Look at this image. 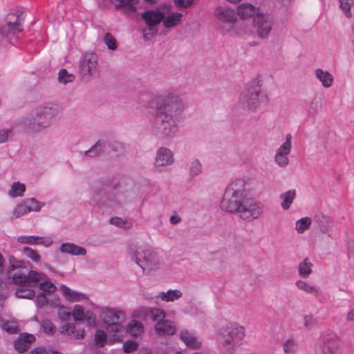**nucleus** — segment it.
Returning <instances> with one entry per match:
<instances>
[{
  "mask_svg": "<svg viewBox=\"0 0 354 354\" xmlns=\"http://www.w3.org/2000/svg\"><path fill=\"white\" fill-rule=\"evenodd\" d=\"M138 102L145 107L155 105L156 112L152 129L158 136L169 138L177 133L178 124L176 118L182 114L187 105L175 92H140L138 96Z\"/></svg>",
  "mask_w": 354,
  "mask_h": 354,
  "instance_id": "nucleus-1",
  "label": "nucleus"
},
{
  "mask_svg": "<svg viewBox=\"0 0 354 354\" xmlns=\"http://www.w3.org/2000/svg\"><path fill=\"white\" fill-rule=\"evenodd\" d=\"M252 189L249 180L237 178L226 187L221 207L229 213L236 214L241 219L251 221L259 218L264 212L263 204L254 198H246Z\"/></svg>",
  "mask_w": 354,
  "mask_h": 354,
  "instance_id": "nucleus-2",
  "label": "nucleus"
},
{
  "mask_svg": "<svg viewBox=\"0 0 354 354\" xmlns=\"http://www.w3.org/2000/svg\"><path fill=\"white\" fill-rule=\"evenodd\" d=\"M245 335V327L236 322H229L219 328L217 340L229 354H234L236 349L242 344Z\"/></svg>",
  "mask_w": 354,
  "mask_h": 354,
  "instance_id": "nucleus-3",
  "label": "nucleus"
},
{
  "mask_svg": "<svg viewBox=\"0 0 354 354\" xmlns=\"http://www.w3.org/2000/svg\"><path fill=\"white\" fill-rule=\"evenodd\" d=\"M129 253L144 271H153L159 268L160 259L156 252L147 245L129 246Z\"/></svg>",
  "mask_w": 354,
  "mask_h": 354,
  "instance_id": "nucleus-4",
  "label": "nucleus"
},
{
  "mask_svg": "<svg viewBox=\"0 0 354 354\" xmlns=\"http://www.w3.org/2000/svg\"><path fill=\"white\" fill-rule=\"evenodd\" d=\"M239 102L245 108L255 111L261 105L266 104L268 99L266 92L263 91L260 86H257L242 92Z\"/></svg>",
  "mask_w": 354,
  "mask_h": 354,
  "instance_id": "nucleus-5",
  "label": "nucleus"
},
{
  "mask_svg": "<svg viewBox=\"0 0 354 354\" xmlns=\"http://www.w3.org/2000/svg\"><path fill=\"white\" fill-rule=\"evenodd\" d=\"M53 122L45 117L35 116L34 113H30L21 120L19 124L28 133H37L50 127Z\"/></svg>",
  "mask_w": 354,
  "mask_h": 354,
  "instance_id": "nucleus-6",
  "label": "nucleus"
},
{
  "mask_svg": "<svg viewBox=\"0 0 354 354\" xmlns=\"http://www.w3.org/2000/svg\"><path fill=\"white\" fill-rule=\"evenodd\" d=\"M341 346L339 337L334 332H328L324 335L322 344L316 354H340Z\"/></svg>",
  "mask_w": 354,
  "mask_h": 354,
  "instance_id": "nucleus-7",
  "label": "nucleus"
},
{
  "mask_svg": "<svg viewBox=\"0 0 354 354\" xmlns=\"http://www.w3.org/2000/svg\"><path fill=\"white\" fill-rule=\"evenodd\" d=\"M80 73L83 76L97 77L100 73L97 57L92 53H85L80 62Z\"/></svg>",
  "mask_w": 354,
  "mask_h": 354,
  "instance_id": "nucleus-8",
  "label": "nucleus"
},
{
  "mask_svg": "<svg viewBox=\"0 0 354 354\" xmlns=\"http://www.w3.org/2000/svg\"><path fill=\"white\" fill-rule=\"evenodd\" d=\"M292 150V136L288 133L286 140L277 149L274 162L280 167L284 168L289 164L288 156Z\"/></svg>",
  "mask_w": 354,
  "mask_h": 354,
  "instance_id": "nucleus-9",
  "label": "nucleus"
},
{
  "mask_svg": "<svg viewBox=\"0 0 354 354\" xmlns=\"http://www.w3.org/2000/svg\"><path fill=\"white\" fill-rule=\"evenodd\" d=\"M43 204L34 198H26L17 204L12 212V218L17 219L30 212H39Z\"/></svg>",
  "mask_w": 354,
  "mask_h": 354,
  "instance_id": "nucleus-10",
  "label": "nucleus"
},
{
  "mask_svg": "<svg viewBox=\"0 0 354 354\" xmlns=\"http://www.w3.org/2000/svg\"><path fill=\"white\" fill-rule=\"evenodd\" d=\"M165 10V9H163L162 5L156 9L147 10L142 13L141 17L149 27L150 30L154 31L153 34L156 33L155 27L162 21L165 15L167 14Z\"/></svg>",
  "mask_w": 354,
  "mask_h": 354,
  "instance_id": "nucleus-11",
  "label": "nucleus"
},
{
  "mask_svg": "<svg viewBox=\"0 0 354 354\" xmlns=\"http://www.w3.org/2000/svg\"><path fill=\"white\" fill-rule=\"evenodd\" d=\"M254 23L259 37L267 38L272 30L273 24L272 19L268 15L258 14L254 19Z\"/></svg>",
  "mask_w": 354,
  "mask_h": 354,
  "instance_id": "nucleus-12",
  "label": "nucleus"
},
{
  "mask_svg": "<svg viewBox=\"0 0 354 354\" xmlns=\"http://www.w3.org/2000/svg\"><path fill=\"white\" fill-rule=\"evenodd\" d=\"M31 113H34L35 116L45 117L48 120L53 121L54 119L59 117L61 110L57 105L48 104L37 106Z\"/></svg>",
  "mask_w": 354,
  "mask_h": 354,
  "instance_id": "nucleus-13",
  "label": "nucleus"
},
{
  "mask_svg": "<svg viewBox=\"0 0 354 354\" xmlns=\"http://www.w3.org/2000/svg\"><path fill=\"white\" fill-rule=\"evenodd\" d=\"M174 158L171 151L165 147L158 149L155 158V167L158 169L171 165L174 163Z\"/></svg>",
  "mask_w": 354,
  "mask_h": 354,
  "instance_id": "nucleus-14",
  "label": "nucleus"
},
{
  "mask_svg": "<svg viewBox=\"0 0 354 354\" xmlns=\"http://www.w3.org/2000/svg\"><path fill=\"white\" fill-rule=\"evenodd\" d=\"M163 9H165V12H167L164 16V19H162V24L165 28H171L181 23L183 17V14L178 12H172V6L171 5H163Z\"/></svg>",
  "mask_w": 354,
  "mask_h": 354,
  "instance_id": "nucleus-15",
  "label": "nucleus"
},
{
  "mask_svg": "<svg viewBox=\"0 0 354 354\" xmlns=\"http://www.w3.org/2000/svg\"><path fill=\"white\" fill-rule=\"evenodd\" d=\"M35 340L36 337L34 335L22 333L19 334L15 342V349L19 353H24L30 348Z\"/></svg>",
  "mask_w": 354,
  "mask_h": 354,
  "instance_id": "nucleus-16",
  "label": "nucleus"
},
{
  "mask_svg": "<svg viewBox=\"0 0 354 354\" xmlns=\"http://www.w3.org/2000/svg\"><path fill=\"white\" fill-rule=\"evenodd\" d=\"M17 241L22 244L42 245L46 248L51 246L53 243L51 237L39 236H20Z\"/></svg>",
  "mask_w": 354,
  "mask_h": 354,
  "instance_id": "nucleus-17",
  "label": "nucleus"
},
{
  "mask_svg": "<svg viewBox=\"0 0 354 354\" xmlns=\"http://www.w3.org/2000/svg\"><path fill=\"white\" fill-rule=\"evenodd\" d=\"M73 317L76 321H84L86 320L89 326H93L95 323V314L87 310L84 312V308L80 305H75L73 310Z\"/></svg>",
  "mask_w": 354,
  "mask_h": 354,
  "instance_id": "nucleus-18",
  "label": "nucleus"
},
{
  "mask_svg": "<svg viewBox=\"0 0 354 354\" xmlns=\"http://www.w3.org/2000/svg\"><path fill=\"white\" fill-rule=\"evenodd\" d=\"M215 15L219 20L230 24V27L236 20L234 10L227 6L217 8L215 10Z\"/></svg>",
  "mask_w": 354,
  "mask_h": 354,
  "instance_id": "nucleus-19",
  "label": "nucleus"
},
{
  "mask_svg": "<svg viewBox=\"0 0 354 354\" xmlns=\"http://www.w3.org/2000/svg\"><path fill=\"white\" fill-rule=\"evenodd\" d=\"M136 314V316L138 317H145L148 315H150L151 319L153 322H162L165 317V313L163 310L160 308H152L149 309L146 308H142L139 309L138 311L135 312L134 314Z\"/></svg>",
  "mask_w": 354,
  "mask_h": 354,
  "instance_id": "nucleus-20",
  "label": "nucleus"
},
{
  "mask_svg": "<svg viewBox=\"0 0 354 354\" xmlns=\"http://www.w3.org/2000/svg\"><path fill=\"white\" fill-rule=\"evenodd\" d=\"M102 317L106 324L122 322L125 319V315L124 312L118 309L109 308L103 312Z\"/></svg>",
  "mask_w": 354,
  "mask_h": 354,
  "instance_id": "nucleus-21",
  "label": "nucleus"
},
{
  "mask_svg": "<svg viewBox=\"0 0 354 354\" xmlns=\"http://www.w3.org/2000/svg\"><path fill=\"white\" fill-rule=\"evenodd\" d=\"M315 76L321 82L322 86L326 88H330L334 83L333 75L329 71L322 68H316Z\"/></svg>",
  "mask_w": 354,
  "mask_h": 354,
  "instance_id": "nucleus-22",
  "label": "nucleus"
},
{
  "mask_svg": "<svg viewBox=\"0 0 354 354\" xmlns=\"http://www.w3.org/2000/svg\"><path fill=\"white\" fill-rule=\"evenodd\" d=\"M60 290L65 299L70 302H77L87 299L84 294L75 291L65 285H61Z\"/></svg>",
  "mask_w": 354,
  "mask_h": 354,
  "instance_id": "nucleus-23",
  "label": "nucleus"
},
{
  "mask_svg": "<svg viewBox=\"0 0 354 354\" xmlns=\"http://www.w3.org/2000/svg\"><path fill=\"white\" fill-rule=\"evenodd\" d=\"M59 250L62 253L69 254L71 255H85L86 250L85 248L78 246L73 243H64L60 245Z\"/></svg>",
  "mask_w": 354,
  "mask_h": 354,
  "instance_id": "nucleus-24",
  "label": "nucleus"
},
{
  "mask_svg": "<svg viewBox=\"0 0 354 354\" xmlns=\"http://www.w3.org/2000/svg\"><path fill=\"white\" fill-rule=\"evenodd\" d=\"M256 14H258L257 9L251 3H241L237 8V15L243 19L252 17Z\"/></svg>",
  "mask_w": 354,
  "mask_h": 354,
  "instance_id": "nucleus-25",
  "label": "nucleus"
},
{
  "mask_svg": "<svg viewBox=\"0 0 354 354\" xmlns=\"http://www.w3.org/2000/svg\"><path fill=\"white\" fill-rule=\"evenodd\" d=\"M180 339L187 346L194 349H197L201 347V343L193 333L187 330H183L180 332Z\"/></svg>",
  "mask_w": 354,
  "mask_h": 354,
  "instance_id": "nucleus-26",
  "label": "nucleus"
},
{
  "mask_svg": "<svg viewBox=\"0 0 354 354\" xmlns=\"http://www.w3.org/2000/svg\"><path fill=\"white\" fill-rule=\"evenodd\" d=\"M7 20L8 32L16 34L17 32L22 30V21L16 16V15L9 14L7 17Z\"/></svg>",
  "mask_w": 354,
  "mask_h": 354,
  "instance_id": "nucleus-27",
  "label": "nucleus"
},
{
  "mask_svg": "<svg viewBox=\"0 0 354 354\" xmlns=\"http://www.w3.org/2000/svg\"><path fill=\"white\" fill-rule=\"evenodd\" d=\"M156 333L160 335H171L175 333L176 328L172 322L168 320H164L162 322H158L155 327Z\"/></svg>",
  "mask_w": 354,
  "mask_h": 354,
  "instance_id": "nucleus-28",
  "label": "nucleus"
},
{
  "mask_svg": "<svg viewBox=\"0 0 354 354\" xmlns=\"http://www.w3.org/2000/svg\"><path fill=\"white\" fill-rule=\"evenodd\" d=\"M281 199V207L284 210H288L296 198L295 189H290L280 194Z\"/></svg>",
  "mask_w": 354,
  "mask_h": 354,
  "instance_id": "nucleus-29",
  "label": "nucleus"
},
{
  "mask_svg": "<svg viewBox=\"0 0 354 354\" xmlns=\"http://www.w3.org/2000/svg\"><path fill=\"white\" fill-rule=\"evenodd\" d=\"M118 4L116 8L122 10L126 13H132L136 12V6L138 3V0H117Z\"/></svg>",
  "mask_w": 354,
  "mask_h": 354,
  "instance_id": "nucleus-30",
  "label": "nucleus"
},
{
  "mask_svg": "<svg viewBox=\"0 0 354 354\" xmlns=\"http://www.w3.org/2000/svg\"><path fill=\"white\" fill-rule=\"evenodd\" d=\"M313 266L308 258L304 259L297 266L299 275L302 278H308L312 273Z\"/></svg>",
  "mask_w": 354,
  "mask_h": 354,
  "instance_id": "nucleus-31",
  "label": "nucleus"
},
{
  "mask_svg": "<svg viewBox=\"0 0 354 354\" xmlns=\"http://www.w3.org/2000/svg\"><path fill=\"white\" fill-rule=\"evenodd\" d=\"M183 294L179 290H169L167 292H160L158 297L162 301L169 302L174 301L182 297Z\"/></svg>",
  "mask_w": 354,
  "mask_h": 354,
  "instance_id": "nucleus-32",
  "label": "nucleus"
},
{
  "mask_svg": "<svg viewBox=\"0 0 354 354\" xmlns=\"http://www.w3.org/2000/svg\"><path fill=\"white\" fill-rule=\"evenodd\" d=\"M15 295L17 297L24 299H32L35 296L30 284L18 286L15 290Z\"/></svg>",
  "mask_w": 354,
  "mask_h": 354,
  "instance_id": "nucleus-33",
  "label": "nucleus"
},
{
  "mask_svg": "<svg viewBox=\"0 0 354 354\" xmlns=\"http://www.w3.org/2000/svg\"><path fill=\"white\" fill-rule=\"evenodd\" d=\"M26 191V185L19 181L14 182L8 191L10 197L16 198L24 196Z\"/></svg>",
  "mask_w": 354,
  "mask_h": 354,
  "instance_id": "nucleus-34",
  "label": "nucleus"
},
{
  "mask_svg": "<svg viewBox=\"0 0 354 354\" xmlns=\"http://www.w3.org/2000/svg\"><path fill=\"white\" fill-rule=\"evenodd\" d=\"M62 332L68 335H73L76 339H82L84 336V330H76L75 326L72 323H68L62 326Z\"/></svg>",
  "mask_w": 354,
  "mask_h": 354,
  "instance_id": "nucleus-35",
  "label": "nucleus"
},
{
  "mask_svg": "<svg viewBox=\"0 0 354 354\" xmlns=\"http://www.w3.org/2000/svg\"><path fill=\"white\" fill-rule=\"evenodd\" d=\"M127 330L131 336L137 337L143 333L144 326L142 323L136 320H132L128 324Z\"/></svg>",
  "mask_w": 354,
  "mask_h": 354,
  "instance_id": "nucleus-36",
  "label": "nucleus"
},
{
  "mask_svg": "<svg viewBox=\"0 0 354 354\" xmlns=\"http://www.w3.org/2000/svg\"><path fill=\"white\" fill-rule=\"evenodd\" d=\"M297 288L306 293L317 295L319 293V289L313 285H310L306 281L298 280L295 282Z\"/></svg>",
  "mask_w": 354,
  "mask_h": 354,
  "instance_id": "nucleus-37",
  "label": "nucleus"
},
{
  "mask_svg": "<svg viewBox=\"0 0 354 354\" xmlns=\"http://www.w3.org/2000/svg\"><path fill=\"white\" fill-rule=\"evenodd\" d=\"M104 142L98 140L90 149L85 151V155L92 158L97 157L104 152Z\"/></svg>",
  "mask_w": 354,
  "mask_h": 354,
  "instance_id": "nucleus-38",
  "label": "nucleus"
},
{
  "mask_svg": "<svg viewBox=\"0 0 354 354\" xmlns=\"http://www.w3.org/2000/svg\"><path fill=\"white\" fill-rule=\"evenodd\" d=\"M22 252L27 258L31 259L34 263L37 264L41 263V257L35 250L29 247H24L22 248Z\"/></svg>",
  "mask_w": 354,
  "mask_h": 354,
  "instance_id": "nucleus-39",
  "label": "nucleus"
},
{
  "mask_svg": "<svg viewBox=\"0 0 354 354\" xmlns=\"http://www.w3.org/2000/svg\"><path fill=\"white\" fill-rule=\"evenodd\" d=\"M312 221L309 217H303L298 220L295 223V230L299 234L304 233L306 230L309 229Z\"/></svg>",
  "mask_w": 354,
  "mask_h": 354,
  "instance_id": "nucleus-40",
  "label": "nucleus"
},
{
  "mask_svg": "<svg viewBox=\"0 0 354 354\" xmlns=\"http://www.w3.org/2000/svg\"><path fill=\"white\" fill-rule=\"evenodd\" d=\"M29 284H37L41 283L44 279H47V275L36 270H30L28 273Z\"/></svg>",
  "mask_w": 354,
  "mask_h": 354,
  "instance_id": "nucleus-41",
  "label": "nucleus"
},
{
  "mask_svg": "<svg viewBox=\"0 0 354 354\" xmlns=\"http://www.w3.org/2000/svg\"><path fill=\"white\" fill-rule=\"evenodd\" d=\"M12 280L15 284L19 286L28 285V274H26L21 271L15 272L12 276Z\"/></svg>",
  "mask_w": 354,
  "mask_h": 354,
  "instance_id": "nucleus-42",
  "label": "nucleus"
},
{
  "mask_svg": "<svg viewBox=\"0 0 354 354\" xmlns=\"http://www.w3.org/2000/svg\"><path fill=\"white\" fill-rule=\"evenodd\" d=\"M339 4V8L344 12L346 17L351 18L352 17V12L351 11V8L354 5L353 0H338Z\"/></svg>",
  "mask_w": 354,
  "mask_h": 354,
  "instance_id": "nucleus-43",
  "label": "nucleus"
},
{
  "mask_svg": "<svg viewBox=\"0 0 354 354\" xmlns=\"http://www.w3.org/2000/svg\"><path fill=\"white\" fill-rule=\"evenodd\" d=\"M202 171V165L201 162L197 160L191 161L189 167V174L192 178L198 176Z\"/></svg>",
  "mask_w": 354,
  "mask_h": 354,
  "instance_id": "nucleus-44",
  "label": "nucleus"
},
{
  "mask_svg": "<svg viewBox=\"0 0 354 354\" xmlns=\"http://www.w3.org/2000/svg\"><path fill=\"white\" fill-rule=\"evenodd\" d=\"M58 80L60 83L67 84L74 80V76L69 74L66 69H61L58 74Z\"/></svg>",
  "mask_w": 354,
  "mask_h": 354,
  "instance_id": "nucleus-45",
  "label": "nucleus"
},
{
  "mask_svg": "<svg viewBox=\"0 0 354 354\" xmlns=\"http://www.w3.org/2000/svg\"><path fill=\"white\" fill-rule=\"evenodd\" d=\"M104 42L110 50H114L117 48V41L113 36L109 32L104 35Z\"/></svg>",
  "mask_w": 354,
  "mask_h": 354,
  "instance_id": "nucleus-46",
  "label": "nucleus"
},
{
  "mask_svg": "<svg viewBox=\"0 0 354 354\" xmlns=\"http://www.w3.org/2000/svg\"><path fill=\"white\" fill-rule=\"evenodd\" d=\"M39 288L44 292L49 293L53 292L56 290V286L48 279V277L39 283Z\"/></svg>",
  "mask_w": 354,
  "mask_h": 354,
  "instance_id": "nucleus-47",
  "label": "nucleus"
},
{
  "mask_svg": "<svg viewBox=\"0 0 354 354\" xmlns=\"http://www.w3.org/2000/svg\"><path fill=\"white\" fill-rule=\"evenodd\" d=\"M106 334L101 330H97L95 334V342L97 346L102 347L106 342Z\"/></svg>",
  "mask_w": 354,
  "mask_h": 354,
  "instance_id": "nucleus-48",
  "label": "nucleus"
},
{
  "mask_svg": "<svg viewBox=\"0 0 354 354\" xmlns=\"http://www.w3.org/2000/svg\"><path fill=\"white\" fill-rule=\"evenodd\" d=\"M297 350V344L292 339H287L283 344V351L286 353H293Z\"/></svg>",
  "mask_w": 354,
  "mask_h": 354,
  "instance_id": "nucleus-49",
  "label": "nucleus"
},
{
  "mask_svg": "<svg viewBox=\"0 0 354 354\" xmlns=\"http://www.w3.org/2000/svg\"><path fill=\"white\" fill-rule=\"evenodd\" d=\"M318 324V320L312 315H305L304 317V324L308 329L315 328Z\"/></svg>",
  "mask_w": 354,
  "mask_h": 354,
  "instance_id": "nucleus-50",
  "label": "nucleus"
},
{
  "mask_svg": "<svg viewBox=\"0 0 354 354\" xmlns=\"http://www.w3.org/2000/svg\"><path fill=\"white\" fill-rule=\"evenodd\" d=\"M41 328L44 332L46 334H53L56 330L54 324L48 319H46L42 322Z\"/></svg>",
  "mask_w": 354,
  "mask_h": 354,
  "instance_id": "nucleus-51",
  "label": "nucleus"
},
{
  "mask_svg": "<svg viewBox=\"0 0 354 354\" xmlns=\"http://www.w3.org/2000/svg\"><path fill=\"white\" fill-rule=\"evenodd\" d=\"M123 326L120 322H112L106 324V330L108 333H118L122 332Z\"/></svg>",
  "mask_w": 354,
  "mask_h": 354,
  "instance_id": "nucleus-52",
  "label": "nucleus"
},
{
  "mask_svg": "<svg viewBox=\"0 0 354 354\" xmlns=\"http://www.w3.org/2000/svg\"><path fill=\"white\" fill-rule=\"evenodd\" d=\"M3 328L9 333L15 334L18 332V326L14 322H6L3 324Z\"/></svg>",
  "mask_w": 354,
  "mask_h": 354,
  "instance_id": "nucleus-53",
  "label": "nucleus"
},
{
  "mask_svg": "<svg viewBox=\"0 0 354 354\" xmlns=\"http://www.w3.org/2000/svg\"><path fill=\"white\" fill-rule=\"evenodd\" d=\"M138 347V344L133 341H127L123 344L124 351L131 353L136 351Z\"/></svg>",
  "mask_w": 354,
  "mask_h": 354,
  "instance_id": "nucleus-54",
  "label": "nucleus"
},
{
  "mask_svg": "<svg viewBox=\"0 0 354 354\" xmlns=\"http://www.w3.org/2000/svg\"><path fill=\"white\" fill-rule=\"evenodd\" d=\"M110 223L115 226L126 227L127 221L119 217H113L110 219Z\"/></svg>",
  "mask_w": 354,
  "mask_h": 354,
  "instance_id": "nucleus-55",
  "label": "nucleus"
},
{
  "mask_svg": "<svg viewBox=\"0 0 354 354\" xmlns=\"http://www.w3.org/2000/svg\"><path fill=\"white\" fill-rule=\"evenodd\" d=\"M48 303V299L44 293L39 294L36 299V304L39 307H43Z\"/></svg>",
  "mask_w": 354,
  "mask_h": 354,
  "instance_id": "nucleus-56",
  "label": "nucleus"
},
{
  "mask_svg": "<svg viewBox=\"0 0 354 354\" xmlns=\"http://www.w3.org/2000/svg\"><path fill=\"white\" fill-rule=\"evenodd\" d=\"M193 3V0H175V5L178 8H188Z\"/></svg>",
  "mask_w": 354,
  "mask_h": 354,
  "instance_id": "nucleus-57",
  "label": "nucleus"
},
{
  "mask_svg": "<svg viewBox=\"0 0 354 354\" xmlns=\"http://www.w3.org/2000/svg\"><path fill=\"white\" fill-rule=\"evenodd\" d=\"M11 133V130L1 129L0 130V144L6 142Z\"/></svg>",
  "mask_w": 354,
  "mask_h": 354,
  "instance_id": "nucleus-58",
  "label": "nucleus"
},
{
  "mask_svg": "<svg viewBox=\"0 0 354 354\" xmlns=\"http://www.w3.org/2000/svg\"><path fill=\"white\" fill-rule=\"evenodd\" d=\"M59 316L61 319L66 320L69 318L70 313L68 312L64 307L59 308Z\"/></svg>",
  "mask_w": 354,
  "mask_h": 354,
  "instance_id": "nucleus-59",
  "label": "nucleus"
},
{
  "mask_svg": "<svg viewBox=\"0 0 354 354\" xmlns=\"http://www.w3.org/2000/svg\"><path fill=\"white\" fill-rule=\"evenodd\" d=\"M28 354H48L45 348L36 347L32 349Z\"/></svg>",
  "mask_w": 354,
  "mask_h": 354,
  "instance_id": "nucleus-60",
  "label": "nucleus"
},
{
  "mask_svg": "<svg viewBox=\"0 0 354 354\" xmlns=\"http://www.w3.org/2000/svg\"><path fill=\"white\" fill-rule=\"evenodd\" d=\"M180 221V218L177 215H172L170 217V223L171 224L175 225V224L178 223Z\"/></svg>",
  "mask_w": 354,
  "mask_h": 354,
  "instance_id": "nucleus-61",
  "label": "nucleus"
},
{
  "mask_svg": "<svg viewBox=\"0 0 354 354\" xmlns=\"http://www.w3.org/2000/svg\"><path fill=\"white\" fill-rule=\"evenodd\" d=\"M347 319L354 321V308L351 310L347 315Z\"/></svg>",
  "mask_w": 354,
  "mask_h": 354,
  "instance_id": "nucleus-62",
  "label": "nucleus"
},
{
  "mask_svg": "<svg viewBox=\"0 0 354 354\" xmlns=\"http://www.w3.org/2000/svg\"><path fill=\"white\" fill-rule=\"evenodd\" d=\"M351 48H352V51L354 54V38H353V39L351 41Z\"/></svg>",
  "mask_w": 354,
  "mask_h": 354,
  "instance_id": "nucleus-63",
  "label": "nucleus"
},
{
  "mask_svg": "<svg viewBox=\"0 0 354 354\" xmlns=\"http://www.w3.org/2000/svg\"><path fill=\"white\" fill-rule=\"evenodd\" d=\"M351 30H352V32H353V38H354V24L351 26Z\"/></svg>",
  "mask_w": 354,
  "mask_h": 354,
  "instance_id": "nucleus-64",
  "label": "nucleus"
}]
</instances>
